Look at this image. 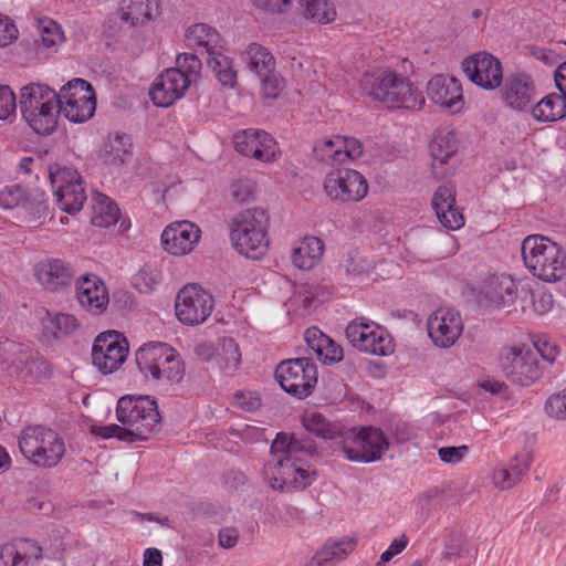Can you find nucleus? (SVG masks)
<instances>
[{
	"instance_id": "f257e3e1",
	"label": "nucleus",
	"mask_w": 566,
	"mask_h": 566,
	"mask_svg": "<svg viewBox=\"0 0 566 566\" xmlns=\"http://www.w3.org/2000/svg\"><path fill=\"white\" fill-rule=\"evenodd\" d=\"M310 439H297L287 433H277L271 444L270 459L263 468V478L273 490L285 486L304 489L316 479V471L308 459L316 453Z\"/></svg>"
},
{
	"instance_id": "f03ea898",
	"label": "nucleus",
	"mask_w": 566,
	"mask_h": 566,
	"mask_svg": "<svg viewBox=\"0 0 566 566\" xmlns=\"http://www.w3.org/2000/svg\"><path fill=\"white\" fill-rule=\"evenodd\" d=\"M116 418L123 424H93L91 433L103 439L120 441L145 440L160 422L157 402L149 396H125L117 401Z\"/></svg>"
},
{
	"instance_id": "7ed1b4c3",
	"label": "nucleus",
	"mask_w": 566,
	"mask_h": 566,
	"mask_svg": "<svg viewBox=\"0 0 566 566\" xmlns=\"http://www.w3.org/2000/svg\"><path fill=\"white\" fill-rule=\"evenodd\" d=\"M358 87L363 95L389 109L418 111L424 104L422 92L406 76L389 69L366 72Z\"/></svg>"
},
{
	"instance_id": "20e7f679",
	"label": "nucleus",
	"mask_w": 566,
	"mask_h": 566,
	"mask_svg": "<svg viewBox=\"0 0 566 566\" xmlns=\"http://www.w3.org/2000/svg\"><path fill=\"white\" fill-rule=\"evenodd\" d=\"M270 218L265 209L248 208L230 222V239L234 249L248 259L259 260L269 249Z\"/></svg>"
},
{
	"instance_id": "39448f33",
	"label": "nucleus",
	"mask_w": 566,
	"mask_h": 566,
	"mask_svg": "<svg viewBox=\"0 0 566 566\" xmlns=\"http://www.w3.org/2000/svg\"><path fill=\"white\" fill-rule=\"evenodd\" d=\"M526 268L545 282L560 281L566 273V254L562 247L547 237H526L521 247Z\"/></svg>"
},
{
	"instance_id": "423d86ee",
	"label": "nucleus",
	"mask_w": 566,
	"mask_h": 566,
	"mask_svg": "<svg viewBox=\"0 0 566 566\" xmlns=\"http://www.w3.org/2000/svg\"><path fill=\"white\" fill-rule=\"evenodd\" d=\"M19 449L33 465L55 468L66 453L64 438L53 429L29 426L19 436Z\"/></svg>"
},
{
	"instance_id": "0eeeda50",
	"label": "nucleus",
	"mask_w": 566,
	"mask_h": 566,
	"mask_svg": "<svg viewBox=\"0 0 566 566\" xmlns=\"http://www.w3.org/2000/svg\"><path fill=\"white\" fill-rule=\"evenodd\" d=\"M274 375L284 391L300 399L308 397L317 384V368L308 356L281 361Z\"/></svg>"
},
{
	"instance_id": "6e6552de",
	"label": "nucleus",
	"mask_w": 566,
	"mask_h": 566,
	"mask_svg": "<svg viewBox=\"0 0 566 566\" xmlns=\"http://www.w3.org/2000/svg\"><path fill=\"white\" fill-rule=\"evenodd\" d=\"M342 450L347 460L370 463L381 459L388 441L380 429L365 427L342 434Z\"/></svg>"
},
{
	"instance_id": "1a4fd4ad",
	"label": "nucleus",
	"mask_w": 566,
	"mask_h": 566,
	"mask_svg": "<svg viewBox=\"0 0 566 566\" xmlns=\"http://www.w3.org/2000/svg\"><path fill=\"white\" fill-rule=\"evenodd\" d=\"M349 344L359 352L367 354H394L392 336L386 328L365 317L349 322L345 329Z\"/></svg>"
},
{
	"instance_id": "9d476101",
	"label": "nucleus",
	"mask_w": 566,
	"mask_h": 566,
	"mask_svg": "<svg viewBox=\"0 0 566 566\" xmlns=\"http://www.w3.org/2000/svg\"><path fill=\"white\" fill-rule=\"evenodd\" d=\"M175 308L181 323L201 324L213 310V297L199 285L188 284L178 292Z\"/></svg>"
},
{
	"instance_id": "9b49d317",
	"label": "nucleus",
	"mask_w": 566,
	"mask_h": 566,
	"mask_svg": "<svg viewBox=\"0 0 566 566\" xmlns=\"http://www.w3.org/2000/svg\"><path fill=\"white\" fill-rule=\"evenodd\" d=\"M482 295L490 305L495 307L512 306L514 311H526V302L531 296L527 286H520L513 279L492 276L482 290Z\"/></svg>"
},
{
	"instance_id": "f8f14e48",
	"label": "nucleus",
	"mask_w": 566,
	"mask_h": 566,
	"mask_svg": "<svg viewBox=\"0 0 566 566\" xmlns=\"http://www.w3.org/2000/svg\"><path fill=\"white\" fill-rule=\"evenodd\" d=\"M326 195L340 202H356L368 192L366 178L353 169L337 170L328 174L324 180Z\"/></svg>"
},
{
	"instance_id": "ddd939ff",
	"label": "nucleus",
	"mask_w": 566,
	"mask_h": 566,
	"mask_svg": "<svg viewBox=\"0 0 566 566\" xmlns=\"http://www.w3.org/2000/svg\"><path fill=\"white\" fill-rule=\"evenodd\" d=\"M135 364L145 380L157 384H177L185 376L181 356H135Z\"/></svg>"
},
{
	"instance_id": "4468645a",
	"label": "nucleus",
	"mask_w": 566,
	"mask_h": 566,
	"mask_svg": "<svg viewBox=\"0 0 566 566\" xmlns=\"http://www.w3.org/2000/svg\"><path fill=\"white\" fill-rule=\"evenodd\" d=\"M462 69L472 83L484 90H494L503 81L500 60L486 52H478L464 59Z\"/></svg>"
},
{
	"instance_id": "2eb2a0df",
	"label": "nucleus",
	"mask_w": 566,
	"mask_h": 566,
	"mask_svg": "<svg viewBox=\"0 0 566 566\" xmlns=\"http://www.w3.org/2000/svg\"><path fill=\"white\" fill-rule=\"evenodd\" d=\"M233 142L238 153L262 163L275 160L279 153L275 139L262 129L248 128L240 130L234 135Z\"/></svg>"
},
{
	"instance_id": "dca6fc26",
	"label": "nucleus",
	"mask_w": 566,
	"mask_h": 566,
	"mask_svg": "<svg viewBox=\"0 0 566 566\" xmlns=\"http://www.w3.org/2000/svg\"><path fill=\"white\" fill-rule=\"evenodd\" d=\"M427 328L436 346L449 348L461 335L463 324L459 312L452 308H439L429 316Z\"/></svg>"
},
{
	"instance_id": "f3484780",
	"label": "nucleus",
	"mask_w": 566,
	"mask_h": 566,
	"mask_svg": "<svg viewBox=\"0 0 566 566\" xmlns=\"http://www.w3.org/2000/svg\"><path fill=\"white\" fill-rule=\"evenodd\" d=\"M190 83L191 80L180 69H167L156 77L149 97L155 106L169 107L184 96Z\"/></svg>"
},
{
	"instance_id": "a211bd4d",
	"label": "nucleus",
	"mask_w": 566,
	"mask_h": 566,
	"mask_svg": "<svg viewBox=\"0 0 566 566\" xmlns=\"http://www.w3.org/2000/svg\"><path fill=\"white\" fill-rule=\"evenodd\" d=\"M200 239V229L190 221L175 222L161 233L164 250L172 255L189 253Z\"/></svg>"
},
{
	"instance_id": "6ab92c4d",
	"label": "nucleus",
	"mask_w": 566,
	"mask_h": 566,
	"mask_svg": "<svg viewBox=\"0 0 566 566\" xmlns=\"http://www.w3.org/2000/svg\"><path fill=\"white\" fill-rule=\"evenodd\" d=\"M75 271L60 259H49L35 266L36 281L49 292H60L69 287Z\"/></svg>"
},
{
	"instance_id": "aec40b11",
	"label": "nucleus",
	"mask_w": 566,
	"mask_h": 566,
	"mask_svg": "<svg viewBox=\"0 0 566 566\" xmlns=\"http://www.w3.org/2000/svg\"><path fill=\"white\" fill-rule=\"evenodd\" d=\"M428 97L436 104L459 112L463 106L462 87L458 80L446 75L433 76L427 86Z\"/></svg>"
},
{
	"instance_id": "412c9836",
	"label": "nucleus",
	"mask_w": 566,
	"mask_h": 566,
	"mask_svg": "<svg viewBox=\"0 0 566 566\" xmlns=\"http://www.w3.org/2000/svg\"><path fill=\"white\" fill-rule=\"evenodd\" d=\"M501 366L507 379L521 386H530L542 373L537 356H501Z\"/></svg>"
},
{
	"instance_id": "4be33fe9",
	"label": "nucleus",
	"mask_w": 566,
	"mask_h": 566,
	"mask_svg": "<svg viewBox=\"0 0 566 566\" xmlns=\"http://www.w3.org/2000/svg\"><path fill=\"white\" fill-rule=\"evenodd\" d=\"M431 206L444 228L457 230L463 226L464 218L455 206L454 186L441 185L433 193Z\"/></svg>"
},
{
	"instance_id": "5701e85b",
	"label": "nucleus",
	"mask_w": 566,
	"mask_h": 566,
	"mask_svg": "<svg viewBox=\"0 0 566 566\" xmlns=\"http://www.w3.org/2000/svg\"><path fill=\"white\" fill-rule=\"evenodd\" d=\"M76 297L82 306L94 314H101L109 302L104 282L94 274H86L77 280Z\"/></svg>"
},
{
	"instance_id": "b1692460",
	"label": "nucleus",
	"mask_w": 566,
	"mask_h": 566,
	"mask_svg": "<svg viewBox=\"0 0 566 566\" xmlns=\"http://www.w3.org/2000/svg\"><path fill=\"white\" fill-rule=\"evenodd\" d=\"M42 548L32 539L20 538L0 546V566H33Z\"/></svg>"
},
{
	"instance_id": "393cba45",
	"label": "nucleus",
	"mask_w": 566,
	"mask_h": 566,
	"mask_svg": "<svg viewBox=\"0 0 566 566\" xmlns=\"http://www.w3.org/2000/svg\"><path fill=\"white\" fill-rule=\"evenodd\" d=\"M157 0H122L115 18L122 28H138L146 24L158 14Z\"/></svg>"
},
{
	"instance_id": "a878e982",
	"label": "nucleus",
	"mask_w": 566,
	"mask_h": 566,
	"mask_svg": "<svg viewBox=\"0 0 566 566\" xmlns=\"http://www.w3.org/2000/svg\"><path fill=\"white\" fill-rule=\"evenodd\" d=\"M533 455L530 451L523 450L513 457L506 467H499L493 470L492 480L500 490H510L527 474Z\"/></svg>"
},
{
	"instance_id": "bb28decb",
	"label": "nucleus",
	"mask_w": 566,
	"mask_h": 566,
	"mask_svg": "<svg viewBox=\"0 0 566 566\" xmlns=\"http://www.w3.org/2000/svg\"><path fill=\"white\" fill-rule=\"evenodd\" d=\"M503 101L512 108L522 111L532 101L534 82L526 74L507 76L501 90Z\"/></svg>"
},
{
	"instance_id": "cd10ccee",
	"label": "nucleus",
	"mask_w": 566,
	"mask_h": 566,
	"mask_svg": "<svg viewBox=\"0 0 566 566\" xmlns=\"http://www.w3.org/2000/svg\"><path fill=\"white\" fill-rule=\"evenodd\" d=\"M187 46L195 49L197 53L207 55L210 51L223 49V40L218 31L205 23L190 27L186 33Z\"/></svg>"
},
{
	"instance_id": "c85d7f7f",
	"label": "nucleus",
	"mask_w": 566,
	"mask_h": 566,
	"mask_svg": "<svg viewBox=\"0 0 566 566\" xmlns=\"http://www.w3.org/2000/svg\"><path fill=\"white\" fill-rule=\"evenodd\" d=\"M356 547V539L350 537L327 539L312 557V565L326 566L345 559Z\"/></svg>"
},
{
	"instance_id": "c756f323",
	"label": "nucleus",
	"mask_w": 566,
	"mask_h": 566,
	"mask_svg": "<svg viewBox=\"0 0 566 566\" xmlns=\"http://www.w3.org/2000/svg\"><path fill=\"white\" fill-rule=\"evenodd\" d=\"M60 107L61 101L57 99L56 102L43 105V107H38L35 112L29 111V113L22 116L36 134L51 135L57 127Z\"/></svg>"
},
{
	"instance_id": "7c9ffc66",
	"label": "nucleus",
	"mask_w": 566,
	"mask_h": 566,
	"mask_svg": "<svg viewBox=\"0 0 566 566\" xmlns=\"http://www.w3.org/2000/svg\"><path fill=\"white\" fill-rule=\"evenodd\" d=\"M59 99L57 92L48 85L30 83L21 88L19 106L23 114L29 111L35 112L38 107L56 102Z\"/></svg>"
},
{
	"instance_id": "2f4dec72",
	"label": "nucleus",
	"mask_w": 566,
	"mask_h": 566,
	"mask_svg": "<svg viewBox=\"0 0 566 566\" xmlns=\"http://www.w3.org/2000/svg\"><path fill=\"white\" fill-rule=\"evenodd\" d=\"M537 122H557L566 117V92L552 93L543 97L533 108Z\"/></svg>"
},
{
	"instance_id": "473e14b6",
	"label": "nucleus",
	"mask_w": 566,
	"mask_h": 566,
	"mask_svg": "<svg viewBox=\"0 0 566 566\" xmlns=\"http://www.w3.org/2000/svg\"><path fill=\"white\" fill-rule=\"evenodd\" d=\"M304 429L324 440H332L342 437V426L336 421H331L323 413L316 410H305L302 416Z\"/></svg>"
},
{
	"instance_id": "72a5a7b5",
	"label": "nucleus",
	"mask_w": 566,
	"mask_h": 566,
	"mask_svg": "<svg viewBox=\"0 0 566 566\" xmlns=\"http://www.w3.org/2000/svg\"><path fill=\"white\" fill-rule=\"evenodd\" d=\"M206 62L223 87L233 88L237 85L238 74L233 66V60L223 54V49L210 51L206 55Z\"/></svg>"
},
{
	"instance_id": "f704fd0d",
	"label": "nucleus",
	"mask_w": 566,
	"mask_h": 566,
	"mask_svg": "<svg viewBox=\"0 0 566 566\" xmlns=\"http://www.w3.org/2000/svg\"><path fill=\"white\" fill-rule=\"evenodd\" d=\"M430 155L432 157V168L442 166L453 157L458 150V140L454 132H439L429 144Z\"/></svg>"
},
{
	"instance_id": "c9c22d12",
	"label": "nucleus",
	"mask_w": 566,
	"mask_h": 566,
	"mask_svg": "<svg viewBox=\"0 0 566 566\" xmlns=\"http://www.w3.org/2000/svg\"><path fill=\"white\" fill-rule=\"evenodd\" d=\"M67 101L61 103L60 114H63L70 122L84 123L88 120L96 109V97H78L66 95Z\"/></svg>"
},
{
	"instance_id": "e433bc0d",
	"label": "nucleus",
	"mask_w": 566,
	"mask_h": 566,
	"mask_svg": "<svg viewBox=\"0 0 566 566\" xmlns=\"http://www.w3.org/2000/svg\"><path fill=\"white\" fill-rule=\"evenodd\" d=\"M324 243L318 238L312 237L297 248L293 249L292 262L301 270H311L323 255Z\"/></svg>"
},
{
	"instance_id": "4c0bfd02",
	"label": "nucleus",
	"mask_w": 566,
	"mask_h": 566,
	"mask_svg": "<svg viewBox=\"0 0 566 566\" xmlns=\"http://www.w3.org/2000/svg\"><path fill=\"white\" fill-rule=\"evenodd\" d=\"M128 354L129 342L126 336L118 331L108 329L99 333L92 346L91 354Z\"/></svg>"
},
{
	"instance_id": "58836bf2",
	"label": "nucleus",
	"mask_w": 566,
	"mask_h": 566,
	"mask_svg": "<svg viewBox=\"0 0 566 566\" xmlns=\"http://www.w3.org/2000/svg\"><path fill=\"white\" fill-rule=\"evenodd\" d=\"M248 69L258 76L275 70V60L272 53L258 43H250L244 52Z\"/></svg>"
},
{
	"instance_id": "ea45409f",
	"label": "nucleus",
	"mask_w": 566,
	"mask_h": 566,
	"mask_svg": "<svg viewBox=\"0 0 566 566\" xmlns=\"http://www.w3.org/2000/svg\"><path fill=\"white\" fill-rule=\"evenodd\" d=\"M302 14L314 23L328 24L336 19V8L331 0H300Z\"/></svg>"
},
{
	"instance_id": "a19ab883",
	"label": "nucleus",
	"mask_w": 566,
	"mask_h": 566,
	"mask_svg": "<svg viewBox=\"0 0 566 566\" xmlns=\"http://www.w3.org/2000/svg\"><path fill=\"white\" fill-rule=\"evenodd\" d=\"M55 197L61 210L70 214L78 212L86 200L82 179L60 190Z\"/></svg>"
},
{
	"instance_id": "79ce46f5",
	"label": "nucleus",
	"mask_w": 566,
	"mask_h": 566,
	"mask_svg": "<svg viewBox=\"0 0 566 566\" xmlns=\"http://www.w3.org/2000/svg\"><path fill=\"white\" fill-rule=\"evenodd\" d=\"M119 218V208L106 196H99L93 206L92 224L107 228L115 224Z\"/></svg>"
},
{
	"instance_id": "37998d69",
	"label": "nucleus",
	"mask_w": 566,
	"mask_h": 566,
	"mask_svg": "<svg viewBox=\"0 0 566 566\" xmlns=\"http://www.w3.org/2000/svg\"><path fill=\"white\" fill-rule=\"evenodd\" d=\"M304 340L314 354H343L342 346L316 326L305 329Z\"/></svg>"
},
{
	"instance_id": "c03bdc74",
	"label": "nucleus",
	"mask_w": 566,
	"mask_h": 566,
	"mask_svg": "<svg viewBox=\"0 0 566 566\" xmlns=\"http://www.w3.org/2000/svg\"><path fill=\"white\" fill-rule=\"evenodd\" d=\"M531 345L536 349L537 354H558L563 350L558 343L552 340L548 335L542 334L532 336L530 344H515L511 348V354H531Z\"/></svg>"
},
{
	"instance_id": "a18cd8bd",
	"label": "nucleus",
	"mask_w": 566,
	"mask_h": 566,
	"mask_svg": "<svg viewBox=\"0 0 566 566\" xmlns=\"http://www.w3.org/2000/svg\"><path fill=\"white\" fill-rule=\"evenodd\" d=\"M48 176L54 195L65 189L69 185L81 180L80 174L72 167L61 166L60 164H50L48 166Z\"/></svg>"
},
{
	"instance_id": "49530a36",
	"label": "nucleus",
	"mask_w": 566,
	"mask_h": 566,
	"mask_svg": "<svg viewBox=\"0 0 566 566\" xmlns=\"http://www.w3.org/2000/svg\"><path fill=\"white\" fill-rule=\"evenodd\" d=\"M295 298L307 311L315 308L328 298V292L318 284L303 283L295 292Z\"/></svg>"
},
{
	"instance_id": "de8ad7c7",
	"label": "nucleus",
	"mask_w": 566,
	"mask_h": 566,
	"mask_svg": "<svg viewBox=\"0 0 566 566\" xmlns=\"http://www.w3.org/2000/svg\"><path fill=\"white\" fill-rule=\"evenodd\" d=\"M313 154L318 161L331 166L343 164L338 136L331 139L319 140L313 147Z\"/></svg>"
},
{
	"instance_id": "09e8293b",
	"label": "nucleus",
	"mask_w": 566,
	"mask_h": 566,
	"mask_svg": "<svg viewBox=\"0 0 566 566\" xmlns=\"http://www.w3.org/2000/svg\"><path fill=\"white\" fill-rule=\"evenodd\" d=\"M27 361H19L23 368L18 373L23 380L36 381L46 378L51 374L50 364L43 356H28Z\"/></svg>"
},
{
	"instance_id": "8fccbe9b",
	"label": "nucleus",
	"mask_w": 566,
	"mask_h": 566,
	"mask_svg": "<svg viewBox=\"0 0 566 566\" xmlns=\"http://www.w3.org/2000/svg\"><path fill=\"white\" fill-rule=\"evenodd\" d=\"M132 140L127 135H116L106 146V160L113 165L119 166L127 161L130 156Z\"/></svg>"
},
{
	"instance_id": "3c124183",
	"label": "nucleus",
	"mask_w": 566,
	"mask_h": 566,
	"mask_svg": "<svg viewBox=\"0 0 566 566\" xmlns=\"http://www.w3.org/2000/svg\"><path fill=\"white\" fill-rule=\"evenodd\" d=\"M66 95L78 97H96L92 85L83 78H73L63 85L57 93L59 99L62 102L67 101Z\"/></svg>"
},
{
	"instance_id": "603ef678",
	"label": "nucleus",
	"mask_w": 566,
	"mask_h": 566,
	"mask_svg": "<svg viewBox=\"0 0 566 566\" xmlns=\"http://www.w3.org/2000/svg\"><path fill=\"white\" fill-rule=\"evenodd\" d=\"M28 208L29 199L25 190L19 185L7 186L0 191V207L4 209H13L17 207Z\"/></svg>"
},
{
	"instance_id": "864d4df0",
	"label": "nucleus",
	"mask_w": 566,
	"mask_h": 566,
	"mask_svg": "<svg viewBox=\"0 0 566 566\" xmlns=\"http://www.w3.org/2000/svg\"><path fill=\"white\" fill-rule=\"evenodd\" d=\"M39 31L41 34V42L45 48L55 46L64 39L60 25L51 19L40 20Z\"/></svg>"
},
{
	"instance_id": "5fc2aeb1",
	"label": "nucleus",
	"mask_w": 566,
	"mask_h": 566,
	"mask_svg": "<svg viewBox=\"0 0 566 566\" xmlns=\"http://www.w3.org/2000/svg\"><path fill=\"white\" fill-rule=\"evenodd\" d=\"M221 350L223 354H237L239 345L234 338L230 336H222L218 339L217 347L210 342H202L197 345L196 354H213Z\"/></svg>"
},
{
	"instance_id": "6e6d98bb",
	"label": "nucleus",
	"mask_w": 566,
	"mask_h": 566,
	"mask_svg": "<svg viewBox=\"0 0 566 566\" xmlns=\"http://www.w3.org/2000/svg\"><path fill=\"white\" fill-rule=\"evenodd\" d=\"M255 184L249 178L238 179L230 186V196L233 201L244 203L254 199Z\"/></svg>"
},
{
	"instance_id": "4d7b16f0",
	"label": "nucleus",
	"mask_w": 566,
	"mask_h": 566,
	"mask_svg": "<svg viewBox=\"0 0 566 566\" xmlns=\"http://www.w3.org/2000/svg\"><path fill=\"white\" fill-rule=\"evenodd\" d=\"M262 91L265 97L276 98L284 88V80L274 71L260 75Z\"/></svg>"
},
{
	"instance_id": "13d9d810",
	"label": "nucleus",
	"mask_w": 566,
	"mask_h": 566,
	"mask_svg": "<svg viewBox=\"0 0 566 566\" xmlns=\"http://www.w3.org/2000/svg\"><path fill=\"white\" fill-rule=\"evenodd\" d=\"M93 366L102 374L109 375L123 366L127 356H91Z\"/></svg>"
},
{
	"instance_id": "bf43d9fd",
	"label": "nucleus",
	"mask_w": 566,
	"mask_h": 566,
	"mask_svg": "<svg viewBox=\"0 0 566 566\" xmlns=\"http://www.w3.org/2000/svg\"><path fill=\"white\" fill-rule=\"evenodd\" d=\"M176 69H180L181 73L187 74L190 78L191 75L197 76L202 67L201 59L198 53H182L176 59Z\"/></svg>"
},
{
	"instance_id": "052dcab7",
	"label": "nucleus",
	"mask_w": 566,
	"mask_h": 566,
	"mask_svg": "<svg viewBox=\"0 0 566 566\" xmlns=\"http://www.w3.org/2000/svg\"><path fill=\"white\" fill-rule=\"evenodd\" d=\"M546 413L555 419L563 420L566 418V391L552 395L545 403Z\"/></svg>"
},
{
	"instance_id": "680f3d73",
	"label": "nucleus",
	"mask_w": 566,
	"mask_h": 566,
	"mask_svg": "<svg viewBox=\"0 0 566 566\" xmlns=\"http://www.w3.org/2000/svg\"><path fill=\"white\" fill-rule=\"evenodd\" d=\"M338 143L340 145L343 164L346 159L354 160L363 155V144L359 139L338 136Z\"/></svg>"
},
{
	"instance_id": "e2e57ef3",
	"label": "nucleus",
	"mask_w": 566,
	"mask_h": 566,
	"mask_svg": "<svg viewBox=\"0 0 566 566\" xmlns=\"http://www.w3.org/2000/svg\"><path fill=\"white\" fill-rule=\"evenodd\" d=\"M233 405L250 412L261 406V398L255 391H238L233 396Z\"/></svg>"
},
{
	"instance_id": "0e129e2a",
	"label": "nucleus",
	"mask_w": 566,
	"mask_h": 566,
	"mask_svg": "<svg viewBox=\"0 0 566 566\" xmlns=\"http://www.w3.org/2000/svg\"><path fill=\"white\" fill-rule=\"evenodd\" d=\"M253 4L268 13L282 14L286 13L292 8V0H252Z\"/></svg>"
},
{
	"instance_id": "69168bd1",
	"label": "nucleus",
	"mask_w": 566,
	"mask_h": 566,
	"mask_svg": "<svg viewBox=\"0 0 566 566\" xmlns=\"http://www.w3.org/2000/svg\"><path fill=\"white\" fill-rule=\"evenodd\" d=\"M468 453L469 447L465 444L459 447H441L438 450L439 459L450 464L460 463Z\"/></svg>"
},
{
	"instance_id": "338daca9",
	"label": "nucleus",
	"mask_w": 566,
	"mask_h": 566,
	"mask_svg": "<svg viewBox=\"0 0 566 566\" xmlns=\"http://www.w3.org/2000/svg\"><path fill=\"white\" fill-rule=\"evenodd\" d=\"M17 108L15 95L9 86L0 85V119H7Z\"/></svg>"
},
{
	"instance_id": "774afa93",
	"label": "nucleus",
	"mask_w": 566,
	"mask_h": 566,
	"mask_svg": "<svg viewBox=\"0 0 566 566\" xmlns=\"http://www.w3.org/2000/svg\"><path fill=\"white\" fill-rule=\"evenodd\" d=\"M371 269V264L363 256L357 253L348 254V259L346 260V272L348 274L360 277L367 275Z\"/></svg>"
}]
</instances>
